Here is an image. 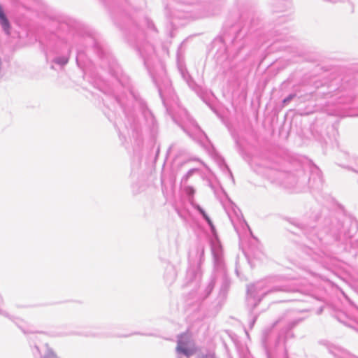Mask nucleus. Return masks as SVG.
Listing matches in <instances>:
<instances>
[{"mask_svg":"<svg viewBox=\"0 0 358 358\" xmlns=\"http://www.w3.org/2000/svg\"><path fill=\"white\" fill-rule=\"evenodd\" d=\"M294 96H295V94H290L289 96H288L286 99H285L283 100V103H286L290 101Z\"/></svg>","mask_w":358,"mask_h":358,"instance_id":"1","label":"nucleus"},{"mask_svg":"<svg viewBox=\"0 0 358 358\" xmlns=\"http://www.w3.org/2000/svg\"><path fill=\"white\" fill-rule=\"evenodd\" d=\"M178 350H180V352H182V353H184L185 355H187V350L185 348H178Z\"/></svg>","mask_w":358,"mask_h":358,"instance_id":"2","label":"nucleus"}]
</instances>
